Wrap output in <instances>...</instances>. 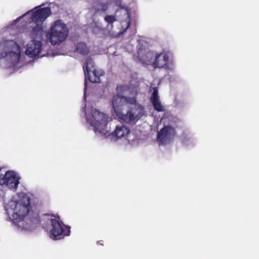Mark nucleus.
<instances>
[{
    "instance_id": "obj_24",
    "label": "nucleus",
    "mask_w": 259,
    "mask_h": 259,
    "mask_svg": "<svg viewBox=\"0 0 259 259\" xmlns=\"http://www.w3.org/2000/svg\"><path fill=\"white\" fill-rule=\"evenodd\" d=\"M45 215H51V216H52V217H54L55 218H56V217L54 215V214H49V213H46V214H45Z\"/></svg>"
},
{
    "instance_id": "obj_8",
    "label": "nucleus",
    "mask_w": 259,
    "mask_h": 259,
    "mask_svg": "<svg viewBox=\"0 0 259 259\" xmlns=\"http://www.w3.org/2000/svg\"><path fill=\"white\" fill-rule=\"evenodd\" d=\"M176 134L174 127L169 125L164 126L158 132L157 139L160 145H164L172 139Z\"/></svg>"
},
{
    "instance_id": "obj_2",
    "label": "nucleus",
    "mask_w": 259,
    "mask_h": 259,
    "mask_svg": "<svg viewBox=\"0 0 259 259\" xmlns=\"http://www.w3.org/2000/svg\"><path fill=\"white\" fill-rule=\"evenodd\" d=\"M69 32L67 25L62 19H58L51 25L48 36L53 45H60L67 39Z\"/></svg>"
},
{
    "instance_id": "obj_5",
    "label": "nucleus",
    "mask_w": 259,
    "mask_h": 259,
    "mask_svg": "<svg viewBox=\"0 0 259 259\" xmlns=\"http://www.w3.org/2000/svg\"><path fill=\"white\" fill-rule=\"evenodd\" d=\"M154 68H164L166 70H172L173 64L170 60L169 53L162 51L159 54L156 53L155 58L152 63Z\"/></svg>"
},
{
    "instance_id": "obj_17",
    "label": "nucleus",
    "mask_w": 259,
    "mask_h": 259,
    "mask_svg": "<svg viewBox=\"0 0 259 259\" xmlns=\"http://www.w3.org/2000/svg\"><path fill=\"white\" fill-rule=\"evenodd\" d=\"M42 27L41 25L37 24L35 26L33 27L30 32V36L32 38H35L40 37L42 34Z\"/></svg>"
},
{
    "instance_id": "obj_4",
    "label": "nucleus",
    "mask_w": 259,
    "mask_h": 259,
    "mask_svg": "<svg viewBox=\"0 0 259 259\" xmlns=\"http://www.w3.org/2000/svg\"><path fill=\"white\" fill-rule=\"evenodd\" d=\"M52 226V229L50 230V236L54 240L63 239L65 236H68L70 234V227L64 225L60 221L59 216L55 219L50 220Z\"/></svg>"
},
{
    "instance_id": "obj_6",
    "label": "nucleus",
    "mask_w": 259,
    "mask_h": 259,
    "mask_svg": "<svg viewBox=\"0 0 259 259\" xmlns=\"http://www.w3.org/2000/svg\"><path fill=\"white\" fill-rule=\"evenodd\" d=\"M4 46L7 49L1 53L2 58L10 57L14 60H18L20 58V48L16 42L13 40H8L5 42Z\"/></svg>"
},
{
    "instance_id": "obj_23",
    "label": "nucleus",
    "mask_w": 259,
    "mask_h": 259,
    "mask_svg": "<svg viewBox=\"0 0 259 259\" xmlns=\"http://www.w3.org/2000/svg\"><path fill=\"white\" fill-rule=\"evenodd\" d=\"M22 17H23V16H21V17H19V18H17L15 20V21H16V22H18V21H19L21 19V18Z\"/></svg>"
},
{
    "instance_id": "obj_10",
    "label": "nucleus",
    "mask_w": 259,
    "mask_h": 259,
    "mask_svg": "<svg viewBox=\"0 0 259 259\" xmlns=\"http://www.w3.org/2000/svg\"><path fill=\"white\" fill-rule=\"evenodd\" d=\"M42 44L40 41L33 39L26 46V54L30 58L38 56L41 51Z\"/></svg>"
},
{
    "instance_id": "obj_14",
    "label": "nucleus",
    "mask_w": 259,
    "mask_h": 259,
    "mask_svg": "<svg viewBox=\"0 0 259 259\" xmlns=\"http://www.w3.org/2000/svg\"><path fill=\"white\" fill-rule=\"evenodd\" d=\"M74 52L82 56H87L90 52V49L84 42H78L75 46Z\"/></svg>"
},
{
    "instance_id": "obj_26",
    "label": "nucleus",
    "mask_w": 259,
    "mask_h": 259,
    "mask_svg": "<svg viewBox=\"0 0 259 259\" xmlns=\"http://www.w3.org/2000/svg\"><path fill=\"white\" fill-rule=\"evenodd\" d=\"M130 22L128 21V23H127V26L126 28H128L130 26Z\"/></svg>"
},
{
    "instance_id": "obj_9",
    "label": "nucleus",
    "mask_w": 259,
    "mask_h": 259,
    "mask_svg": "<svg viewBox=\"0 0 259 259\" xmlns=\"http://www.w3.org/2000/svg\"><path fill=\"white\" fill-rule=\"evenodd\" d=\"M92 115L94 119L92 124L94 126L95 130L100 131L102 127L107 124L108 117L105 114L95 108L92 109Z\"/></svg>"
},
{
    "instance_id": "obj_19",
    "label": "nucleus",
    "mask_w": 259,
    "mask_h": 259,
    "mask_svg": "<svg viewBox=\"0 0 259 259\" xmlns=\"http://www.w3.org/2000/svg\"><path fill=\"white\" fill-rule=\"evenodd\" d=\"M154 108L158 112L163 111L164 109L159 99L150 100Z\"/></svg>"
},
{
    "instance_id": "obj_18",
    "label": "nucleus",
    "mask_w": 259,
    "mask_h": 259,
    "mask_svg": "<svg viewBox=\"0 0 259 259\" xmlns=\"http://www.w3.org/2000/svg\"><path fill=\"white\" fill-rule=\"evenodd\" d=\"M83 71L86 76V73L88 72H91V70L94 68V63L93 59L91 57H88L84 61V65L83 67Z\"/></svg>"
},
{
    "instance_id": "obj_15",
    "label": "nucleus",
    "mask_w": 259,
    "mask_h": 259,
    "mask_svg": "<svg viewBox=\"0 0 259 259\" xmlns=\"http://www.w3.org/2000/svg\"><path fill=\"white\" fill-rule=\"evenodd\" d=\"M130 129L124 125L117 126L113 135L115 136L117 139L122 138L128 134H130Z\"/></svg>"
},
{
    "instance_id": "obj_21",
    "label": "nucleus",
    "mask_w": 259,
    "mask_h": 259,
    "mask_svg": "<svg viewBox=\"0 0 259 259\" xmlns=\"http://www.w3.org/2000/svg\"><path fill=\"white\" fill-rule=\"evenodd\" d=\"M104 20L106 22H107L108 24H112L116 21V17L113 15H107Z\"/></svg>"
},
{
    "instance_id": "obj_22",
    "label": "nucleus",
    "mask_w": 259,
    "mask_h": 259,
    "mask_svg": "<svg viewBox=\"0 0 259 259\" xmlns=\"http://www.w3.org/2000/svg\"><path fill=\"white\" fill-rule=\"evenodd\" d=\"M153 91L150 100L159 99L157 88L156 87L153 88Z\"/></svg>"
},
{
    "instance_id": "obj_11",
    "label": "nucleus",
    "mask_w": 259,
    "mask_h": 259,
    "mask_svg": "<svg viewBox=\"0 0 259 259\" xmlns=\"http://www.w3.org/2000/svg\"><path fill=\"white\" fill-rule=\"evenodd\" d=\"M51 14V10L49 7H45L36 10L31 16L32 21L35 23H42Z\"/></svg>"
},
{
    "instance_id": "obj_1",
    "label": "nucleus",
    "mask_w": 259,
    "mask_h": 259,
    "mask_svg": "<svg viewBox=\"0 0 259 259\" xmlns=\"http://www.w3.org/2000/svg\"><path fill=\"white\" fill-rule=\"evenodd\" d=\"M112 105L116 116L123 122L135 124L144 115L145 109L137 104V98L116 95L112 97Z\"/></svg>"
},
{
    "instance_id": "obj_3",
    "label": "nucleus",
    "mask_w": 259,
    "mask_h": 259,
    "mask_svg": "<svg viewBox=\"0 0 259 259\" xmlns=\"http://www.w3.org/2000/svg\"><path fill=\"white\" fill-rule=\"evenodd\" d=\"M31 208L30 199L26 195H22L21 198L16 202L12 214L13 220L18 223L23 220L29 212Z\"/></svg>"
},
{
    "instance_id": "obj_16",
    "label": "nucleus",
    "mask_w": 259,
    "mask_h": 259,
    "mask_svg": "<svg viewBox=\"0 0 259 259\" xmlns=\"http://www.w3.org/2000/svg\"><path fill=\"white\" fill-rule=\"evenodd\" d=\"M29 223L31 225V228H34L37 226V225H39L40 224V219L39 216V214L37 212H32V214H31L29 217Z\"/></svg>"
},
{
    "instance_id": "obj_13",
    "label": "nucleus",
    "mask_w": 259,
    "mask_h": 259,
    "mask_svg": "<svg viewBox=\"0 0 259 259\" xmlns=\"http://www.w3.org/2000/svg\"><path fill=\"white\" fill-rule=\"evenodd\" d=\"M104 74L103 71L93 69L91 72L86 73V76H88V79L91 82L97 83L100 81V77Z\"/></svg>"
},
{
    "instance_id": "obj_20",
    "label": "nucleus",
    "mask_w": 259,
    "mask_h": 259,
    "mask_svg": "<svg viewBox=\"0 0 259 259\" xmlns=\"http://www.w3.org/2000/svg\"><path fill=\"white\" fill-rule=\"evenodd\" d=\"M108 6L107 3H98L95 8L96 12H104L108 9Z\"/></svg>"
},
{
    "instance_id": "obj_25",
    "label": "nucleus",
    "mask_w": 259,
    "mask_h": 259,
    "mask_svg": "<svg viewBox=\"0 0 259 259\" xmlns=\"http://www.w3.org/2000/svg\"><path fill=\"white\" fill-rule=\"evenodd\" d=\"M101 242H102V241H99L98 242V243L101 245H103V244Z\"/></svg>"
},
{
    "instance_id": "obj_12",
    "label": "nucleus",
    "mask_w": 259,
    "mask_h": 259,
    "mask_svg": "<svg viewBox=\"0 0 259 259\" xmlns=\"http://www.w3.org/2000/svg\"><path fill=\"white\" fill-rule=\"evenodd\" d=\"M138 58L143 64L150 65L152 63L153 59L156 55V53L151 51L146 50H139L138 51Z\"/></svg>"
},
{
    "instance_id": "obj_7",
    "label": "nucleus",
    "mask_w": 259,
    "mask_h": 259,
    "mask_svg": "<svg viewBox=\"0 0 259 259\" xmlns=\"http://www.w3.org/2000/svg\"><path fill=\"white\" fill-rule=\"evenodd\" d=\"M19 179L15 172L8 170L5 175H0V185L6 186L10 189L16 190L19 184Z\"/></svg>"
},
{
    "instance_id": "obj_27",
    "label": "nucleus",
    "mask_w": 259,
    "mask_h": 259,
    "mask_svg": "<svg viewBox=\"0 0 259 259\" xmlns=\"http://www.w3.org/2000/svg\"><path fill=\"white\" fill-rule=\"evenodd\" d=\"M1 171V168L0 167V171Z\"/></svg>"
}]
</instances>
